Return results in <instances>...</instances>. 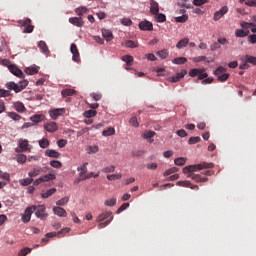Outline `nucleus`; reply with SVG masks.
Listing matches in <instances>:
<instances>
[{"label":"nucleus","instance_id":"nucleus-64","mask_svg":"<svg viewBox=\"0 0 256 256\" xmlns=\"http://www.w3.org/2000/svg\"><path fill=\"white\" fill-rule=\"evenodd\" d=\"M248 41H249V43H252V45H255V43H256V34H252V35L248 36Z\"/></svg>","mask_w":256,"mask_h":256},{"label":"nucleus","instance_id":"nucleus-13","mask_svg":"<svg viewBox=\"0 0 256 256\" xmlns=\"http://www.w3.org/2000/svg\"><path fill=\"white\" fill-rule=\"evenodd\" d=\"M139 29H141V31H153V23L147 20L141 21L139 23Z\"/></svg>","mask_w":256,"mask_h":256},{"label":"nucleus","instance_id":"nucleus-25","mask_svg":"<svg viewBox=\"0 0 256 256\" xmlns=\"http://www.w3.org/2000/svg\"><path fill=\"white\" fill-rule=\"evenodd\" d=\"M14 109L17 111V113H25L27 111V108H25V104L23 102H14Z\"/></svg>","mask_w":256,"mask_h":256},{"label":"nucleus","instance_id":"nucleus-47","mask_svg":"<svg viewBox=\"0 0 256 256\" xmlns=\"http://www.w3.org/2000/svg\"><path fill=\"white\" fill-rule=\"evenodd\" d=\"M50 165H51L54 169H61V167H63V164H62L61 161H59V160H52V161H50Z\"/></svg>","mask_w":256,"mask_h":256},{"label":"nucleus","instance_id":"nucleus-12","mask_svg":"<svg viewBox=\"0 0 256 256\" xmlns=\"http://www.w3.org/2000/svg\"><path fill=\"white\" fill-rule=\"evenodd\" d=\"M69 231H71L70 228H63L62 230L58 231V232H50L46 234L47 239H51L53 237H61V235H65V233H69Z\"/></svg>","mask_w":256,"mask_h":256},{"label":"nucleus","instance_id":"nucleus-48","mask_svg":"<svg viewBox=\"0 0 256 256\" xmlns=\"http://www.w3.org/2000/svg\"><path fill=\"white\" fill-rule=\"evenodd\" d=\"M104 205H106L107 207H115L117 205V199L111 198L109 200H106L104 202Z\"/></svg>","mask_w":256,"mask_h":256},{"label":"nucleus","instance_id":"nucleus-33","mask_svg":"<svg viewBox=\"0 0 256 256\" xmlns=\"http://www.w3.org/2000/svg\"><path fill=\"white\" fill-rule=\"evenodd\" d=\"M249 30H243V29H237L236 31H235V35H236V37H248V35H249Z\"/></svg>","mask_w":256,"mask_h":256},{"label":"nucleus","instance_id":"nucleus-27","mask_svg":"<svg viewBox=\"0 0 256 256\" xmlns=\"http://www.w3.org/2000/svg\"><path fill=\"white\" fill-rule=\"evenodd\" d=\"M87 165H88V163L87 162H85L82 166H80V167H78L77 168V171H79L80 173H79V177H85L87 174Z\"/></svg>","mask_w":256,"mask_h":256},{"label":"nucleus","instance_id":"nucleus-23","mask_svg":"<svg viewBox=\"0 0 256 256\" xmlns=\"http://www.w3.org/2000/svg\"><path fill=\"white\" fill-rule=\"evenodd\" d=\"M188 177H191L192 181H196V183H206L209 180L207 177H201L199 174H190Z\"/></svg>","mask_w":256,"mask_h":256},{"label":"nucleus","instance_id":"nucleus-10","mask_svg":"<svg viewBox=\"0 0 256 256\" xmlns=\"http://www.w3.org/2000/svg\"><path fill=\"white\" fill-rule=\"evenodd\" d=\"M70 51L72 53V59L75 61V63H79L81 61V56L79 54V49H77L76 44H71Z\"/></svg>","mask_w":256,"mask_h":256},{"label":"nucleus","instance_id":"nucleus-58","mask_svg":"<svg viewBox=\"0 0 256 256\" xmlns=\"http://www.w3.org/2000/svg\"><path fill=\"white\" fill-rule=\"evenodd\" d=\"M242 29H249V27H256V24L254 22H241Z\"/></svg>","mask_w":256,"mask_h":256},{"label":"nucleus","instance_id":"nucleus-36","mask_svg":"<svg viewBox=\"0 0 256 256\" xmlns=\"http://www.w3.org/2000/svg\"><path fill=\"white\" fill-rule=\"evenodd\" d=\"M75 13L79 15V17H81V15H85V13H89V10L87 9V7L82 6V7L76 8Z\"/></svg>","mask_w":256,"mask_h":256},{"label":"nucleus","instance_id":"nucleus-54","mask_svg":"<svg viewBox=\"0 0 256 256\" xmlns=\"http://www.w3.org/2000/svg\"><path fill=\"white\" fill-rule=\"evenodd\" d=\"M177 171H179V168L177 167L169 168L164 172V177H168V175H173V173H177Z\"/></svg>","mask_w":256,"mask_h":256},{"label":"nucleus","instance_id":"nucleus-55","mask_svg":"<svg viewBox=\"0 0 256 256\" xmlns=\"http://www.w3.org/2000/svg\"><path fill=\"white\" fill-rule=\"evenodd\" d=\"M246 63H250L251 65H256V57L255 56H245Z\"/></svg>","mask_w":256,"mask_h":256},{"label":"nucleus","instance_id":"nucleus-2","mask_svg":"<svg viewBox=\"0 0 256 256\" xmlns=\"http://www.w3.org/2000/svg\"><path fill=\"white\" fill-rule=\"evenodd\" d=\"M29 85V81L22 80L18 84L15 82H8L6 83V88L9 89V91H14L15 93H21L23 89H25Z\"/></svg>","mask_w":256,"mask_h":256},{"label":"nucleus","instance_id":"nucleus-8","mask_svg":"<svg viewBox=\"0 0 256 256\" xmlns=\"http://www.w3.org/2000/svg\"><path fill=\"white\" fill-rule=\"evenodd\" d=\"M46 208L45 205H38L36 206L35 215L38 217V219H47V213H45Z\"/></svg>","mask_w":256,"mask_h":256},{"label":"nucleus","instance_id":"nucleus-62","mask_svg":"<svg viewBox=\"0 0 256 256\" xmlns=\"http://www.w3.org/2000/svg\"><path fill=\"white\" fill-rule=\"evenodd\" d=\"M103 173H114L115 165L107 166L102 170Z\"/></svg>","mask_w":256,"mask_h":256},{"label":"nucleus","instance_id":"nucleus-28","mask_svg":"<svg viewBox=\"0 0 256 256\" xmlns=\"http://www.w3.org/2000/svg\"><path fill=\"white\" fill-rule=\"evenodd\" d=\"M187 45H189V38H184L176 44V47L177 49H184Z\"/></svg>","mask_w":256,"mask_h":256},{"label":"nucleus","instance_id":"nucleus-56","mask_svg":"<svg viewBox=\"0 0 256 256\" xmlns=\"http://www.w3.org/2000/svg\"><path fill=\"white\" fill-rule=\"evenodd\" d=\"M201 141V137L195 136V137H190L188 143L189 145H195L196 143H199Z\"/></svg>","mask_w":256,"mask_h":256},{"label":"nucleus","instance_id":"nucleus-46","mask_svg":"<svg viewBox=\"0 0 256 256\" xmlns=\"http://www.w3.org/2000/svg\"><path fill=\"white\" fill-rule=\"evenodd\" d=\"M122 177H123V175H121V174H110V175H107L108 181H117V180L121 179Z\"/></svg>","mask_w":256,"mask_h":256},{"label":"nucleus","instance_id":"nucleus-41","mask_svg":"<svg viewBox=\"0 0 256 256\" xmlns=\"http://www.w3.org/2000/svg\"><path fill=\"white\" fill-rule=\"evenodd\" d=\"M7 115L10 117V119H13V121H21L22 119L21 115L17 114L16 112H8Z\"/></svg>","mask_w":256,"mask_h":256},{"label":"nucleus","instance_id":"nucleus-50","mask_svg":"<svg viewBox=\"0 0 256 256\" xmlns=\"http://www.w3.org/2000/svg\"><path fill=\"white\" fill-rule=\"evenodd\" d=\"M226 71L227 69L223 68V66H220L215 70L214 75H216V77H221V75L226 73Z\"/></svg>","mask_w":256,"mask_h":256},{"label":"nucleus","instance_id":"nucleus-61","mask_svg":"<svg viewBox=\"0 0 256 256\" xmlns=\"http://www.w3.org/2000/svg\"><path fill=\"white\" fill-rule=\"evenodd\" d=\"M32 249L31 248H23L19 252V256H27L29 253H31Z\"/></svg>","mask_w":256,"mask_h":256},{"label":"nucleus","instance_id":"nucleus-7","mask_svg":"<svg viewBox=\"0 0 256 256\" xmlns=\"http://www.w3.org/2000/svg\"><path fill=\"white\" fill-rule=\"evenodd\" d=\"M8 69L12 75H15V77H19V79H25V73L19 67H17L15 64L8 65Z\"/></svg>","mask_w":256,"mask_h":256},{"label":"nucleus","instance_id":"nucleus-43","mask_svg":"<svg viewBox=\"0 0 256 256\" xmlns=\"http://www.w3.org/2000/svg\"><path fill=\"white\" fill-rule=\"evenodd\" d=\"M69 203V196H65L64 198L58 200L56 202V205H58V207H63L64 205H67Z\"/></svg>","mask_w":256,"mask_h":256},{"label":"nucleus","instance_id":"nucleus-63","mask_svg":"<svg viewBox=\"0 0 256 256\" xmlns=\"http://www.w3.org/2000/svg\"><path fill=\"white\" fill-rule=\"evenodd\" d=\"M227 79H229V73H225V72H224V74H222L218 77V81H220L221 83L227 81Z\"/></svg>","mask_w":256,"mask_h":256},{"label":"nucleus","instance_id":"nucleus-14","mask_svg":"<svg viewBox=\"0 0 256 256\" xmlns=\"http://www.w3.org/2000/svg\"><path fill=\"white\" fill-rule=\"evenodd\" d=\"M69 23L75 25V27H83L85 25L82 17H71L69 18Z\"/></svg>","mask_w":256,"mask_h":256},{"label":"nucleus","instance_id":"nucleus-40","mask_svg":"<svg viewBox=\"0 0 256 256\" xmlns=\"http://www.w3.org/2000/svg\"><path fill=\"white\" fill-rule=\"evenodd\" d=\"M102 135L104 137H111V135H115V128L110 127L107 130H103Z\"/></svg>","mask_w":256,"mask_h":256},{"label":"nucleus","instance_id":"nucleus-9","mask_svg":"<svg viewBox=\"0 0 256 256\" xmlns=\"http://www.w3.org/2000/svg\"><path fill=\"white\" fill-rule=\"evenodd\" d=\"M227 13H229V7L224 6L220 8L214 13L213 21H219V19H221V17H223L224 15H227Z\"/></svg>","mask_w":256,"mask_h":256},{"label":"nucleus","instance_id":"nucleus-35","mask_svg":"<svg viewBox=\"0 0 256 256\" xmlns=\"http://www.w3.org/2000/svg\"><path fill=\"white\" fill-rule=\"evenodd\" d=\"M43 117V115L35 114L30 117V121H32V123H41V121H43Z\"/></svg>","mask_w":256,"mask_h":256},{"label":"nucleus","instance_id":"nucleus-60","mask_svg":"<svg viewBox=\"0 0 256 256\" xmlns=\"http://www.w3.org/2000/svg\"><path fill=\"white\" fill-rule=\"evenodd\" d=\"M17 162L18 163H26L27 162V156L25 154H20L17 156Z\"/></svg>","mask_w":256,"mask_h":256},{"label":"nucleus","instance_id":"nucleus-51","mask_svg":"<svg viewBox=\"0 0 256 256\" xmlns=\"http://www.w3.org/2000/svg\"><path fill=\"white\" fill-rule=\"evenodd\" d=\"M129 124L135 128L139 127V121L137 120V116H132L129 120Z\"/></svg>","mask_w":256,"mask_h":256},{"label":"nucleus","instance_id":"nucleus-5","mask_svg":"<svg viewBox=\"0 0 256 256\" xmlns=\"http://www.w3.org/2000/svg\"><path fill=\"white\" fill-rule=\"evenodd\" d=\"M18 147L19 148L15 149L16 153L31 151V146L29 145V140L27 139H20L18 142Z\"/></svg>","mask_w":256,"mask_h":256},{"label":"nucleus","instance_id":"nucleus-3","mask_svg":"<svg viewBox=\"0 0 256 256\" xmlns=\"http://www.w3.org/2000/svg\"><path fill=\"white\" fill-rule=\"evenodd\" d=\"M190 77H197L199 81H205L209 77V74L205 73L203 68H193L189 71Z\"/></svg>","mask_w":256,"mask_h":256},{"label":"nucleus","instance_id":"nucleus-37","mask_svg":"<svg viewBox=\"0 0 256 256\" xmlns=\"http://www.w3.org/2000/svg\"><path fill=\"white\" fill-rule=\"evenodd\" d=\"M156 55H158L160 59H167V57L169 56V50L167 49L160 50L156 53Z\"/></svg>","mask_w":256,"mask_h":256},{"label":"nucleus","instance_id":"nucleus-20","mask_svg":"<svg viewBox=\"0 0 256 256\" xmlns=\"http://www.w3.org/2000/svg\"><path fill=\"white\" fill-rule=\"evenodd\" d=\"M45 155H47V157H51L52 159H59L61 157V153L54 149H47L45 151Z\"/></svg>","mask_w":256,"mask_h":256},{"label":"nucleus","instance_id":"nucleus-18","mask_svg":"<svg viewBox=\"0 0 256 256\" xmlns=\"http://www.w3.org/2000/svg\"><path fill=\"white\" fill-rule=\"evenodd\" d=\"M185 75H187V70H182L181 72L176 73L175 76H172L170 78L172 83H177L179 81H181V79H183V77H185Z\"/></svg>","mask_w":256,"mask_h":256},{"label":"nucleus","instance_id":"nucleus-32","mask_svg":"<svg viewBox=\"0 0 256 256\" xmlns=\"http://www.w3.org/2000/svg\"><path fill=\"white\" fill-rule=\"evenodd\" d=\"M40 178L42 179V183H47L49 181H54L55 174H52V173L46 174V175H44V176H42Z\"/></svg>","mask_w":256,"mask_h":256},{"label":"nucleus","instance_id":"nucleus-6","mask_svg":"<svg viewBox=\"0 0 256 256\" xmlns=\"http://www.w3.org/2000/svg\"><path fill=\"white\" fill-rule=\"evenodd\" d=\"M19 25L22 27H26L23 30V33H33V29H35V26L31 25V19L26 18L24 20L18 21Z\"/></svg>","mask_w":256,"mask_h":256},{"label":"nucleus","instance_id":"nucleus-57","mask_svg":"<svg viewBox=\"0 0 256 256\" xmlns=\"http://www.w3.org/2000/svg\"><path fill=\"white\" fill-rule=\"evenodd\" d=\"M152 137H155V131L149 130V131L144 132V134H143L144 139H151Z\"/></svg>","mask_w":256,"mask_h":256},{"label":"nucleus","instance_id":"nucleus-52","mask_svg":"<svg viewBox=\"0 0 256 256\" xmlns=\"http://www.w3.org/2000/svg\"><path fill=\"white\" fill-rule=\"evenodd\" d=\"M95 115H97V111L95 110H87L84 112V117L87 119H91V117H95Z\"/></svg>","mask_w":256,"mask_h":256},{"label":"nucleus","instance_id":"nucleus-4","mask_svg":"<svg viewBox=\"0 0 256 256\" xmlns=\"http://www.w3.org/2000/svg\"><path fill=\"white\" fill-rule=\"evenodd\" d=\"M36 210H37V206L35 205L27 207L25 209L24 214L22 215L23 223H29V221H31V215H33V213H35Z\"/></svg>","mask_w":256,"mask_h":256},{"label":"nucleus","instance_id":"nucleus-45","mask_svg":"<svg viewBox=\"0 0 256 256\" xmlns=\"http://www.w3.org/2000/svg\"><path fill=\"white\" fill-rule=\"evenodd\" d=\"M39 146L41 149H47V147H49V140L47 138L39 140Z\"/></svg>","mask_w":256,"mask_h":256},{"label":"nucleus","instance_id":"nucleus-59","mask_svg":"<svg viewBox=\"0 0 256 256\" xmlns=\"http://www.w3.org/2000/svg\"><path fill=\"white\" fill-rule=\"evenodd\" d=\"M209 3V0H193V5L196 7H201V5H205Z\"/></svg>","mask_w":256,"mask_h":256},{"label":"nucleus","instance_id":"nucleus-38","mask_svg":"<svg viewBox=\"0 0 256 256\" xmlns=\"http://www.w3.org/2000/svg\"><path fill=\"white\" fill-rule=\"evenodd\" d=\"M19 183L20 185H22V187H28V185H31V183H33V179L31 177L24 178V179H21Z\"/></svg>","mask_w":256,"mask_h":256},{"label":"nucleus","instance_id":"nucleus-26","mask_svg":"<svg viewBox=\"0 0 256 256\" xmlns=\"http://www.w3.org/2000/svg\"><path fill=\"white\" fill-rule=\"evenodd\" d=\"M102 35L106 41H113V32L111 30L102 29Z\"/></svg>","mask_w":256,"mask_h":256},{"label":"nucleus","instance_id":"nucleus-19","mask_svg":"<svg viewBox=\"0 0 256 256\" xmlns=\"http://www.w3.org/2000/svg\"><path fill=\"white\" fill-rule=\"evenodd\" d=\"M105 219H109V220L113 221V213L112 212H104L97 217L98 223H101V221H105Z\"/></svg>","mask_w":256,"mask_h":256},{"label":"nucleus","instance_id":"nucleus-24","mask_svg":"<svg viewBox=\"0 0 256 256\" xmlns=\"http://www.w3.org/2000/svg\"><path fill=\"white\" fill-rule=\"evenodd\" d=\"M150 12L152 15H158L159 14V3L155 0H151L150 2Z\"/></svg>","mask_w":256,"mask_h":256},{"label":"nucleus","instance_id":"nucleus-1","mask_svg":"<svg viewBox=\"0 0 256 256\" xmlns=\"http://www.w3.org/2000/svg\"><path fill=\"white\" fill-rule=\"evenodd\" d=\"M215 164L202 162L200 164L190 165L183 168L182 173L187 175V173H193L195 171H201L202 169H213Z\"/></svg>","mask_w":256,"mask_h":256},{"label":"nucleus","instance_id":"nucleus-49","mask_svg":"<svg viewBox=\"0 0 256 256\" xmlns=\"http://www.w3.org/2000/svg\"><path fill=\"white\" fill-rule=\"evenodd\" d=\"M239 3H245L247 7H256V0H239Z\"/></svg>","mask_w":256,"mask_h":256},{"label":"nucleus","instance_id":"nucleus-11","mask_svg":"<svg viewBox=\"0 0 256 256\" xmlns=\"http://www.w3.org/2000/svg\"><path fill=\"white\" fill-rule=\"evenodd\" d=\"M47 171H49L48 167L34 168L32 171L28 172V176L33 179V177H37L41 175V173H47Z\"/></svg>","mask_w":256,"mask_h":256},{"label":"nucleus","instance_id":"nucleus-53","mask_svg":"<svg viewBox=\"0 0 256 256\" xmlns=\"http://www.w3.org/2000/svg\"><path fill=\"white\" fill-rule=\"evenodd\" d=\"M120 22L125 26V27H131L133 25V21L130 18H122Z\"/></svg>","mask_w":256,"mask_h":256},{"label":"nucleus","instance_id":"nucleus-15","mask_svg":"<svg viewBox=\"0 0 256 256\" xmlns=\"http://www.w3.org/2000/svg\"><path fill=\"white\" fill-rule=\"evenodd\" d=\"M38 47L41 53L49 57L51 51H49V47H47V43H45V41L41 40L40 42H38Z\"/></svg>","mask_w":256,"mask_h":256},{"label":"nucleus","instance_id":"nucleus-22","mask_svg":"<svg viewBox=\"0 0 256 256\" xmlns=\"http://www.w3.org/2000/svg\"><path fill=\"white\" fill-rule=\"evenodd\" d=\"M65 113V108L55 109L50 111V117L51 119H57L58 117H61Z\"/></svg>","mask_w":256,"mask_h":256},{"label":"nucleus","instance_id":"nucleus-31","mask_svg":"<svg viewBox=\"0 0 256 256\" xmlns=\"http://www.w3.org/2000/svg\"><path fill=\"white\" fill-rule=\"evenodd\" d=\"M54 193H57L56 188L49 189L46 192L42 193V198L49 199V197H51V195H54Z\"/></svg>","mask_w":256,"mask_h":256},{"label":"nucleus","instance_id":"nucleus-34","mask_svg":"<svg viewBox=\"0 0 256 256\" xmlns=\"http://www.w3.org/2000/svg\"><path fill=\"white\" fill-rule=\"evenodd\" d=\"M75 93L76 91L74 89H64L62 90V97H72Z\"/></svg>","mask_w":256,"mask_h":256},{"label":"nucleus","instance_id":"nucleus-29","mask_svg":"<svg viewBox=\"0 0 256 256\" xmlns=\"http://www.w3.org/2000/svg\"><path fill=\"white\" fill-rule=\"evenodd\" d=\"M174 65H185L187 63V58L185 57H177L172 60Z\"/></svg>","mask_w":256,"mask_h":256},{"label":"nucleus","instance_id":"nucleus-21","mask_svg":"<svg viewBox=\"0 0 256 256\" xmlns=\"http://www.w3.org/2000/svg\"><path fill=\"white\" fill-rule=\"evenodd\" d=\"M54 215H57L58 217H67V211L64 210V208L55 206L53 208Z\"/></svg>","mask_w":256,"mask_h":256},{"label":"nucleus","instance_id":"nucleus-39","mask_svg":"<svg viewBox=\"0 0 256 256\" xmlns=\"http://www.w3.org/2000/svg\"><path fill=\"white\" fill-rule=\"evenodd\" d=\"M25 73H27V75H35L36 73H39V68L38 67H28L25 69Z\"/></svg>","mask_w":256,"mask_h":256},{"label":"nucleus","instance_id":"nucleus-30","mask_svg":"<svg viewBox=\"0 0 256 256\" xmlns=\"http://www.w3.org/2000/svg\"><path fill=\"white\" fill-rule=\"evenodd\" d=\"M122 61L126 63L127 67H131L133 65V56L125 55L122 57Z\"/></svg>","mask_w":256,"mask_h":256},{"label":"nucleus","instance_id":"nucleus-16","mask_svg":"<svg viewBox=\"0 0 256 256\" xmlns=\"http://www.w3.org/2000/svg\"><path fill=\"white\" fill-rule=\"evenodd\" d=\"M177 185H178L179 187H189L190 189L199 190V186H198V185H195V184H192L191 181H189V180L178 181V182H177Z\"/></svg>","mask_w":256,"mask_h":256},{"label":"nucleus","instance_id":"nucleus-17","mask_svg":"<svg viewBox=\"0 0 256 256\" xmlns=\"http://www.w3.org/2000/svg\"><path fill=\"white\" fill-rule=\"evenodd\" d=\"M44 129L48 131V133H55V131L59 129V126H57V122H50L44 125Z\"/></svg>","mask_w":256,"mask_h":256},{"label":"nucleus","instance_id":"nucleus-42","mask_svg":"<svg viewBox=\"0 0 256 256\" xmlns=\"http://www.w3.org/2000/svg\"><path fill=\"white\" fill-rule=\"evenodd\" d=\"M189 16L187 14H183L182 16H178L175 18L176 23H187Z\"/></svg>","mask_w":256,"mask_h":256},{"label":"nucleus","instance_id":"nucleus-44","mask_svg":"<svg viewBox=\"0 0 256 256\" xmlns=\"http://www.w3.org/2000/svg\"><path fill=\"white\" fill-rule=\"evenodd\" d=\"M186 162H187V159L183 157L176 158L174 160L175 165H177L178 167H183V165H185Z\"/></svg>","mask_w":256,"mask_h":256}]
</instances>
